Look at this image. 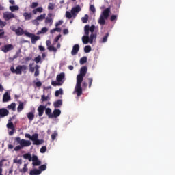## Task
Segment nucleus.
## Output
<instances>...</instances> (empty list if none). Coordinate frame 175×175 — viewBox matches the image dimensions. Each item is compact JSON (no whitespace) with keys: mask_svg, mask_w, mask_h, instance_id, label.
<instances>
[{"mask_svg":"<svg viewBox=\"0 0 175 175\" xmlns=\"http://www.w3.org/2000/svg\"><path fill=\"white\" fill-rule=\"evenodd\" d=\"M88 68L86 66H83L80 69V73L77 76V83L75 88V92L77 93V96H81L83 95V88H81V83L84 80L85 75Z\"/></svg>","mask_w":175,"mask_h":175,"instance_id":"nucleus-1","label":"nucleus"},{"mask_svg":"<svg viewBox=\"0 0 175 175\" xmlns=\"http://www.w3.org/2000/svg\"><path fill=\"white\" fill-rule=\"evenodd\" d=\"M111 13V8L108 7L107 8L105 9L103 12L101 13L98 20V23L100 24V25H105L106 24V20L109 18V16H110Z\"/></svg>","mask_w":175,"mask_h":175,"instance_id":"nucleus-2","label":"nucleus"},{"mask_svg":"<svg viewBox=\"0 0 175 175\" xmlns=\"http://www.w3.org/2000/svg\"><path fill=\"white\" fill-rule=\"evenodd\" d=\"M10 70L12 73H15V75H22L23 71L27 70V66L25 65H18L16 67V69L14 68V66L10 67Z\"/></svg>","mask_w":175,"mask_h":175,"instance_id":"nucleus-3","label":"nucleus"},{"mask_svg":"<svg viewBox=\"0 0 175 175\" xmlns=\"http://www.w3.org/2000/svg\"><path fill=\"white\" fill-rule=\"evenodd\" d=\"M16 142L20 144L21 146H22V148L23 147H29L31 144H32V142L29 140H25V139H21L20 137H16L15 138Z\"/></svg>","mask_w":175,"mask_h":175,"instance_id":"nucleus-4","label":"nucleus"},{"mask_svg":"<svg viewBox=\"0 0 175 175\" xmlns=\"http://www.w3.org/2000/svg\"><path fill=\"white\" fill-rule=\"evenodd\" d=\"M39 137V135L38 133L33 134L31 136V140H32L33 144H34L35 146H40V144H42V143H44V141L41 139H38Z\"/></svg>","mask_w":175,"mask_h":175,"instance_id":"nucleus-5","label":"nucleus"},{"mask_svg":"<svg viewBox=\"0 0 175 175\" xmlns=\"http://www.w3.org/2000/svg\"><path fill=\"white\" fill-rule=\"evenodd\" d=\"M81 12V7L80 5H77L71 9V14L74 18H76L79 12Z\"/></svg>","mask_w":175,"mask_h":175,"instance_id":"nucleus-6","label":"nucleus"},{"mask_svg":"<svg viewBox=\"0 0 175 175\" xmlns=\"http://www.w3.org/2000/svg\"><path fill=\"white\" fill-rule=\"evenodd\" d=\"M3 16L5 21H9V20H11V18H16V17L14 14L8 12H4Z\"/></svg>","mask_w":175,"mask_h":175,"instance_id":"nucleus-7","label":"nucleus"},{"mask_svg":"<svg viewBox=\"0 0 175 175\" xmlns=\"http://www.w3.org/2000/svg\"><path fill=\"white\" fill-rule=\"evenodd\" d=\"M45 24L47 25V24L49 25V27H51L53 25V23H54L53 18V14L49 13L48 16L45 18Z\"/></svg>","mask_w":175,"mask_h":175,"instance_id":"nucleus-8","label":"nucleus"},{"mask_svg":"<svg viewBox=\"0 0 175 175\" xmlns=\"http://www.w3.org/2000/svg\"><path fill=\"white\" fill-rule=\"evenodd\" d=\"M31 161L33 166H40V165H42V161L39 160V158H38L36 155L32 156Z\"/></svg>","mask_w":175,"mask_h":175,"instance_id":"nucleus-9","label":"nucleus"},{"mask_svg":"<svg viewBox=\"0 0 175 175\" xmlns=\"http://www.w3.org/2000/svg\"><path fill=\"white\" fill-rule=\"evenodd\" d=\"M56 80L58 83L64 84V82L65 81V73L61 72L60 74L57 75L56 77Z\"/></svg>","mask_w":175,"mask_h":175,"instance_id":"nucleus-10","label":"nucleus"},{"mask_svg":"<svg viewBox=\"0 0 175 175\" xmlns=\"http://www.w3.org/2000/svg\"><path fill=\"white\" fill-rule=\"evenodd\" d=\"M46 107H47V105H40L38 107V116L40 117H42L43 114H44V110H46Z\"/></svg>","mask_w":175,"mask_h":175,"instance_id":"nucleus-11","label":"nucleus"},{"mask_svg":"<svg viewBox=\"0 0 175 175\" xmlns=\"http://www.w3.org/2000/svg\"><path fill=\"white\" fill-rule=\"evenodd\" d=\"M9 116V110L6 109L5 108H1L0 109V118H3Z\"/></svg>","mask_w":175,"mask_h":175,"instance_id":"nucleus-12","label":"nucleus"},{"mask_svg":"<svg viewBox=\"0 0 175 175\" xmlns=\"http://www.w3.org/2000/svg\"><path fill=\"white\" fill-rule=\"evenodd\" d=\"M79 50H80V46L79 45V44H76L72 47V49L71 51V54L72 55H76V54L79 53Z\"/></svg>","mask_w":175,"mask_h":175,"instance_id":"nucleus-13","label":"nucleus"},{"mask_svg":"<svg viewBox=\"0 0 175 175\" xmlns=\"http://www.w3.org/2000/svg\"><path fill=\"white\" fill-rule=\"evenodd\" d=\"M13 49H14L13 45L11 44H9L5 45L3 47L2 51H3V53H8V51H10L11 50H13Z\"/></svg>","mask_w":175,"mask_h":175,"instance_id":"nucleus-14","label":"nucleus"},{"mask_svg":"<svg viewBox=\"0 0 175 175\" xmlns=\"http://www.w3.org/2000/svg\"><path fill=\"white\" fill-rule=\"evenodd\" d=\"M12 31L16 33L18 36H21V35H24V30L21 27H18V29H12Z\"/></svg>","mask_w":175,"mask_h":175,"instance_id":"nucleus-15","label":"nucleus"},{"mask_svg":"<svg viewBox=\"0 0 175 175\" xmlns=\"http://www.w3.org/2000/svg\"><path fill=\"white\" fill-rule=\"evenodd\" d=\"M61 116V111L59 109H55L52 113V118H57Z\"/></svg>","mask_w":175,"mask_h":175,"instance_id":"nucleus-16","label":"nucleus"},{"mask_svg":"<svg viewBox=\"0 0 175 175\" xmlns=\"http://www.w3.org/2000/svg\"><path fill=\"white\" fill-rule=\"evenodd\" d=\"M23 17L26 21H29V20L32 19V13L24 12Z\"/></svg>","mask_w":175,"mask_h":175,"instance_id":"nucleus-17","label":"nucleus"},{"mask_svg":"<svg viewBox=\"0 0 175 175\" xmlns=\"http://www.w3.org/2000/svg\"><path fill=\"white\" fill-rule=\"evenodd\" d=\"M53 106L55 109H58V107H61V106H62V100L59 99L57 101H55L53 103Z\"/></svg>","mask_w":175,"mask_h":175,"instance_id":"nucleus-18","label":"nucleus"},{"mask_svg":"<svg viewBox=\"0 0 175 175\" xmlns=\"http://www.w3.org/2000/svg\"><path fill=\"white\" fill-rule=\"evenodd\" d=\"M31 39L32 44H35V43H36V42H38V40L40 39V37L39 36H36L35 34H33Z\"/></svg>","mask_w":175,"mask_h":175,"instance_id":"nucleus-19","label":"nucleus"},{"mask_svg":"<svg viewBox=\"0 0 175 175\" xmlns=\"http://www.w3.org/2000/svg\"><path fill=\"white\" fill-rule=\"evenodd\" d=\"M9 100H10V95L5 92L3 96V102H9Z\"/></svg>","mask_w":175,"mask_h":175,"instance_id":"nucleus-20","label":"nucleus"},{"mask_svg":"<svg viewBox=\"0 0 175 175\" xmlns=\"http://www.w3.org/2000/svg\"><path fill=\"white\" fill-rule=\"evenodd\" d=\"M82 42L83 44H88V43H90V36H83L82 37Z\"/></svg>","mask_w":175,"mask_h":175,"instance_id":"nucleus-21","label":"nucleus"},{"mask_svg":"<svg viewBox=\"0 0 175 175\" xmlns=\"http://www.w3.org/2000/svg\"><path fill=\"white\" fill-rule=\"evenodd\" d=\"M42 173V172L38 169H33L30 171L29 174L30 175H40Z\"/></svg>","mask_w":175,"mask_h":175,"instance_id":"nucleus-22","label":"nucleus"},{"mask_svg":"<svg viewBox=\"0 0 175 175\" xmlns=\"http://www.w3.org/2000/svg\"><path fill=\"white\" fill-rule=\"evenodd\" d=\"M23 110H24V103L20 101L17 107V111L18 113H21V111H23Z\"/></svg>","mask_w":175,"mask_h":175,"instance_id":"nucleus-23","label":"nucleus"},{"mask_svg":"<svg viewBox=\"0 0 175 175\" xmlns=\"http://www.w3.org/2000/svg\"><path fill=\"white\" fill-rule=\"evenodd\" d=\"M45 114L48 116L49 118H53V113H51V109L46 108L45 109Z\"/></svg>","mask_w":175,"mask_h":175,"instance_id":"nucleus-24","label":"nucleus"},{"mask_svg":"<svg viewBox=\"0 0 175 175\" xmlns=\"http://www.w3.org/2000/svg\"><path fill=\"white\" fill-rule=\"evenodd\" d=\"M85 36H90V25H86L84 27Z\"/></svg>","mask_w":175,"mask_h":175,"instance_id":"nucleus-25","label":"nucleus"},{"mask_svg":"<svg viewBox=\"0 0 175 175\" xmlns=\"http://www.w3.org/2000/svg\"><path fill=\"white\" fill-rule=\"evenodd\" d=\"M23 157L24 159H28V161H29V162H31V161H32V156L29 153L24 154Z\"/></svg>","mask_w":175,"mask_h":175,"instance_id":"nucleus-26","label":"nucleus"},{"mask_svg":"<svg viewBox=\"0 0 175 175\" xmlns=\"http://www.w3.org/2000/svg\"><path fill=\"white\" fill-rule=\"evenodd\" d=\"M27 118L29 121H33V118H35V114L33 112H29L27 113Z\"/></svg>","mask_w":175,"mask_h":175,"instance_id":"nucleus-27","label":"nucleus"},{"mask_svg":"<svg viewBox=\"0 0 175 175\" xmlns=\"http://www.w3.org/2000/svg\"><path fill=\"white\" fill-rule=\"evenodd\" d=\"M94 39H96V34L92 33L90 36L89 37L90 43L91 44L94 42Z\"/></svg>","mask_w":175,"mask_h":175,"instance_id":"nucleus-28","label":"nucleus"},{"mask_svg":"<svg viewBox=\"0 0 175 175\" xmlns=\"http://www.w3.org/2000/svg\"><path fill=\"white\" fill-rule=\"evenodd\" d=\"M20 7H18V5H11L10 6V10H11V12H17V10H19Z\"/></svg>","mask_w":175,"mask_h":175,"instance_id":"nucleus-29","label":"nucleus"},{"mask_svg":"<svg viewBox=\"0 0 175 175\" xmlns=\"http://www.w3.org/2000/svg\"><path fill=\"white\" fill-rule=\"evenodd\" d=\"M55 96L58 97L59 95H64V90L62 88H60L59 90H56L55 92Z\"/></svg>","mask_w":175,"mask_h":175,"instance_id":"nucleus-30","label":"nucleus"},{"mask_svg":"<svg viewBox=\"0 0 175 175\" xmlns=\"http://www.w3.org/2000/svg\"><path fill=\"white\" fill-rule=\"evenodd\" d=\"M7 128L9 129H11V131H15L16 129L14 128V124H13V122H10L7 124Z\"/></svg>","mask_w":175,"mask_h":175,"instance_id":"nucleus-31","label":"nucleus"},{"mask_svg":"<svg viewBox=\"0 0 175 175\" xmlns=\"http://www.w3.org/2000/svg\"><path fill=\"white\" fill-rule=\"evenodd\" d=\"M41 100H42V103H43V102H47V100H50V97L49 96H46L44 95H42Z\"/></svg>","mask_w":175,"mask_h":175,"instance_id":"nucleus-32","label":"nucleus"},{"mask_svg":"<svg viewBox=\"0 0 175 175\" xmlns=\"http://www.w3.org/2000/svg\"><path fill=\"white\" fill-rule=\"evenodd\" d=\"M109 36H110V33H107L105 36H104V37L103 38L101 43H106V42H107V38H109Z\"/></svg>","mask_w":175,"mask_h":175,"instance_id":"nucleus-33","label":"nucleus"},{"mask_svg":"<svg viewBox=\"0 0 175 175\" xmlns=\"http://www.w3.org/2000/svg\"><path fill=\"white\" fill-rule=\"evenodd\" d=\"M5 161H6L5 159H2L0 161V175H3L2 174V172H3V169L2 167H3V163L5 162Z\"/></svg>","mask_w":175,"mask_h":175,"instance_id":"nucleus-34","label":"nucleus"},{"mask_svg":"<svg viewBox=\"0 0 175 175\" xmlns=\"http://www.w3.org/2000/svg\"><path fill=\"white\" fill-rule=\"evenodd\" d=\"M35 73H34V76L35 77H38V76H39V65L36 64L35 66Z\"/></svg>","mask_w":175,"mask_h":175,"instance_id":"nucleus-35","label":"nucleus"},{"mask_svg":"<svg viewBox=\"0 0 175 175\" xmlns=\"http://www.w3.org/2000/svg\"><path fill=\"white\" fill-rule=\"evenodd\" d=\"M81 21L82 23H83L84 24H87V23H88V14H85L84 16V17L81 18Z\"/></svg>","mask_w":175,"mask_h":175,"instance_id":"nucleus-36","label":"nucleus"},{"mask_svg":"<svg viewBox=\"0 0 175 175\" xmlns=\"http://www.w3.org/2000/svg\"><path fill=\"white\" fill-rule=\"evenodd\" d=\"M57 136H58V132H57V131H55L54 133L51 135V139L53 142H54V140L57 139Z\"/></svg>","mask_w":175,"mask_h":175,"instance_id":"nucleus-37","label":"nucleus"},{"mask_svg":"<svg viewBox=\"0 0 175 175\" xmlns=\"http://www.w3.org/2000/svg\"><path fill=\"white\" fill-rule=\"evenodd\" d=\"M8 109L16 110V103H12L11 105H8Z\"/></svg>","mask_w":175,"mask_h":175,"instance_id":"nucleus-38","label":"nucleus"},{"mask_svg":"<svg viewBox=\"0 0 175 175\" xmlns=\"http://www.w3.org/2000/svg\"><path fill=\"white\" fill-rule=\"evenodd\" d=\"M51 85H53V87H57V86L61 87V85H62V83H59V82H57V81H51Z\"/></svg>","mask_w":175,"mask_h":175,"instance_id":"nucleus-39","label":"nucleus"},{"mask_svg":"<svg viewBox=\"0 0 175 175\" xmlns=\"http://www.w3.org/2000/svg\"><path fill=\"white\" fill-rule=\"evenodd\" d=\"M66 17L69 19L72 18V17H73V15L72 14V11L71 12L66 11Z\"/></svg>","mask_w":175,"mask_h":175,"instance_id":"nucleus-40","label":"nucleus"},{"mask_svg":"<svg viewBox=\"0 0 175 175\" xmlns=\"http://www.w3.org/2000/svg\"><path fill=\"white\" fill-rule=\"evenodd\" d=\"M85 63H87V57H83L80 59L81 65H84Z\"/></svg>","mask_w":175,"mask_h":175,"instance_id":"nucleus-41","label":"nucleus"},{"mask_svg":"<svg viewBox=\"0 0 175 175\" xmlns=\"http://www.w3.org/2000/svg\"><path fill=\"white\" fill-rule=\"evenodd\" d=\"M36 18L38 20V21H40V20H44V18H46V14H41L37 16Z\"/></svg>","mask_w":175,"mask_h":175,"instance_id":"nucleus-42","label":"nucleus"},{"mask_svg":"<svg viewBox=\"0 0 175 175\" xmlns=\"http://www.w3.org/2000/svg\"><path fill=\"white\" fill-rule=\"evenodd\" d=\"M47 49L48 50H49V51H53L54 53H57V48L54 47L53 45H51Z\"/></svg>","mask_w":175,"mask_h":175,"instance_id":"nucleus-43","label":"nucleus"},{"mask_svg":"<svg viewBox=\"0 0 175 175\" xmlns=\"http://www.w3.org/2000/svg\"><path fill=\"white\" fill-rule=\"evenodd\" d=\"M47 169V165L46 164L42 165L39 167V170L40 172H44V170H46Z\"/></svg>","mask_w":175,"mask_h":175,"instance_id":"nucleus-44","label":"nucleus"},{"mask_svg":"<svg viewBox=\"0 0 175 175\" xmlns=\"http://www.w3.org/2000/svg\"><path fill=\"white\" fill-rule=\"evenodd\" d=\"M34 61L36 64H39L40 61H42V56L39 55L37 57H35Z\"/></svg>","mask_w":175,"mask_h":175,"instance_id":"nucleus-45","label":"nucleus"},{"mask_svg":"<svg viewBox=\"0 0 175 175\" xmlns=\"http://www.w3.org/2000/svg\"><path fill=\"white\" fill-rule=\"evenodd\" d=\"M62 29L59 27H56L55 29H53L52 30H51V33H54V32H61Z\"/></svg>","mask_w":175,"mask_h":175,"instance_id":"nucleus-46","label":"nucleus"},{"mask_svg":"<svg viewBox=\"0 0 175 175\" xmlns=\"http://www.w3.org/2000/svg\"><path fill=\"white\" fill-rule=\"evenodd\" d=\"M84 51L85 53H90V51H91V46L90 45L85 46L84 48Z\"/></svg>","mask_w":175,"mask_h":175,"instance_id":"nucleus-47","label":"nucleus"},{"mask_svg":"<svg viewBox=\"0 0 175 175\" xmlns=\"http://www.w3.org/2000/svg\"><path fill=\"white\" fill-rule=\"evenodd\" d=\"M14 163H17L18 165H21L23 163V160L15 159H14Z\"/></svg>","mask_w":175,"mask_h":175,"instance_id":"nucleus-48","label":"nucleus"},{"mask_svg":"<svg viewBox=\"0 0 175 175\" xmlns=\"http://www.w3.org/2000/svg\"><path fill=\"white\" fill-rule=\"evenodd\" d=\"M46 151H47V147L46 146H42L40 150V152H41V154H44Z\"/></svg>","mask_w":175,"mask_h":175,"instance_id":"nucleus-49","label":"nucleus"},{"mask_svg":"<svg viewBox=\"0 0 175 175\" xmlns=\"http://www.w3.org/2000/svg\"><path fill=\"white\" fill-rule=\"evenodd\" d=\"M89 31L91 33H94V31H95V25H92L90 27L89 26Z\"/></svg>","mask_w":175,"mask_h":175,"instance_id":"nucleus-50","label":"nucleus"},{"mask_svg":"<svg viewBox=\"0 0 175 175\" xmlns=\"http://www.w3.org/2000/svg\"><path fill=\"white\" fill-rule=\"evenodd\" d=\"M29 72H31V73H33V72H35V67L32 66V64H29Z\"/></svg>","mask_w":175,"mask_h":175,"instance_id":"nucleus-51","label":"nucleus"},{"mask_svg":"<svg viewBox=\"0 0 175 175\" xmlns=\"http://www.w3.org/2000/svg\"><path fill=\"white\" fill-rule=\"evenodd\" d=\"M90 12H92V13H95L96 12V10L95 9V6H94V5H91L90 6Z\"/></svg>","mask_w":175,"mask_h":175,"instance_id":"nucleus-52","label":"nucleus"},{"mask_svg":"<svg viewBox=\"0 0 175 175\" xmlns=\"http://www.w3.org/2000/svg\"><path fill=\"white\" fill-rule=\"evenodd\" d=\"M38 6H39V3L33 2L31 5V9H35V8H38Z\"/></svg>","mask_w":175,"mask_h":175,"instance_id":"nucleus-53","label":"nucleus"},{"mask_svg":"<svg viewBox=\"0 0 175 175\" xmlns=\"http://www.w3.org/2000/svg\"><path fill=\"white\" fill-rule=\"evenodd\" d=\"M21 173H27L28 172V167H23L19 170Z\"/></svg>","mask_w":175,"mask_h":175,"instance_id":"nucleus-54","label":"nucleus"},{"mask_svg":"<svg viewBox=\"0 0 175 175\" xmlns=\"http://www.w3.org/2000/svg\"><path fill=\"white\" fill-rule=\"evenodd\" d=\"M23 148V146L21 145H18L17 146H16L14 150V151H20V150H21Z\"/></svg>","mask_w":175,"mask_h":175,"instance_id":"nucleus-55","label":"nucleus"},{"mask_svg":"<svg viewBox=\"0 0 175 175\" xmlns=\"http://www.w3.org/2000/svg\"><path fill=\"white\" fill-rule=\"evenodd\" d=\"M5 35V31L3 29H0V39H3V36Z\"/></svg>","mask_w":175,"mask_h":175,"instance_id":"nucleus-56","label":"nucleus"},{"mask_svg":"<svg viewBox=\"0 0 175 175\" xmlns=\"http://www.w3.org/2000/svg\"><path fill=\"white\" fill-rule=\"evenodd\" d=\"M111 21H117V15H112L110 18Z\"/></svg>","mask_w":175,"mask_h":175,"instance_id":"nucleus-57","label":"nucleus"},{"mask_svg":"<svg viewBox=\"0 0 175 175\" xmlns=\"http://www.w3.org/2000/svg\"><path fill=\"white\" fill-rule=\"evenodd\" d=\"M88 80L89 81V88H91V85H92V81H94V79L92 78H88Z\"/></svg>","mask_w":175,"mask_h":175,"instance_id":"nucleus-58","label":"nucleus"},{"mask_svg":"<svg viewBox=\"0 0 175 175\" xmlns=\"http://www.w3.org/2000/svg\"><path fill=\"white\" fill-rule=\"evenodd\" d=\"M48 9H49V10H53L54 9V4L49 3Z\"/></svg>","mask_w":175,"mask_h":175,"instance_id":"nucleus-59","label":"nucleus"},{"mask_svg":"<svg viewBox=\"0 0 175 175\" xmlns=\"http://www.w3.org/2000/svg\"><path fill=\"white\" fill-rule=\"evenodd\" d=\"M6 25V22L2 21V20L0 19V27L1 28H3Z\"/></svg>","mask_w":175,"mask_h":175,"instance_id":"nucleus-60","label":"nucleus"},{"mask_svg":"<svg viewBox=\"0 0 175 175\" xmlns=\"http://www.w3.org/2000/svg\"><path fill=\"white\" fill-rule=\"evenodd\" d=\"M59 39H61V34L58 35L57 36H56L54 39V42L57 43V42H58V40H59Z\"/></svg>","mask_w":175,"mask_h":175,"instance_id":"nucleus-61","label":"nucleus"},{"mask_svg":"<svg viewBox=\"0 0 175 175\" xmlns=\"http://www.w3.org/2000/svg\"><path fill=\"white\" fill-rule=\"evenodd\" d=\"M37 13H42V12H43V8L42 7H38L37 8H36Z\"/></svg>","mask_w":175,"mask_h":175,"instance_id":"nucleus-62","label":"nucleus"},{"mask_svg":"<svg viewBox=\"0 0 175 175\" xmlns=\"http://www.w3.org/2000/svg\"><path fill=\"white\" fill-rule=\"evenodd\" d=\"M63 23H64L63 21H59L57 23H56L55 27H59V25H62Z\"/></svg>","mask_w":175,"mask_h":175,"instance_id":"nucleus-63","label":"nucleus"},{"mask_svg":"<svg viewBox=\"0 0 175 175\" xmlns=\"http://www.w3.org/2000/svg\"><path fill=\"white\" fill-rule=\"evenodd\" d=\"M47 31H49V29H47V27H43L41 29V33H46V32H47Z\"/></svg>","mask_w":175,"mask_h":175,"instance_id":"nucleus-64","label":"nucleus"}]
</instances>
